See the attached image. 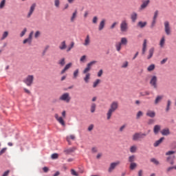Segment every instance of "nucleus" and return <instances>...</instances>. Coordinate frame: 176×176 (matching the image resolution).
Segmentation results:
<instances>
[{
	"label": "nucleus",
	"mask_w": 176,
	"mask_h": 176,
	"mask_svg": "<svg viewBox=\"0 0 176 176\" xmlns=\"http://www.w3.org/2000/svg\"><path fill=\"white\" fill-rule=\"evenodd\" d=\"M119 108V102L118 101H113L110 104V107L107 113V120H109L111 118H112V115H113L114 112L116 111H118V109Z\"/></svg>",
	"instance_id": "obj_1"
},
{
	"label": "nucleus",
	"mask_w": 176,
	"mask_h": 176,
	"mask_svg": "<svg viewBox=\"0 0 176 176\" xmlns=\"http://www.w3.org/2000/svg\"><path fill=\"white\" fill-rule=\"evenodd\" d=\"M163 100V96H157L155 100L154 104L157 105Z\"/></svg>",
	"instance_id": "obj_25"
},
{
	"label": "nucleus",
	"mask_w": 176,
	"mask_h": 176,
	"mask_svg": "<svg viewBox=\"0 0 176 176\" xmlns=\"http://www.w3.org/2000/svg\"><path fill=\"white\" fill-rule=\"evenodd\" d=\"M171 147L173 148V149H176V142H173L172 144H171Z\"/></svg>",
	"instance_id": "obj_64"
},
{
	"label": "nucleus",
	"mask_w": 176,
	"mask_h": 176,
	"mask_svg": "<svg viewBox=\"0 0 176 176\" xmlns=\"http://www.w3.org/2000/svg\"><path fill=\"white\" fill-rule=\"evenodd\" d=\"M137 167V164L135 162H131L130 164V169L131 170H134Z\"/></svg>",
	"instance_id": "obj_46"
},
{
	"label": "nucleus",
	"mask_w": 176,
	"mask_h": 176,
	"mask_svg": "<svg viewBox=\"0 0 176 176\" xmlns=\"http://www.w3.org/2000/svg\"><path fill=\"white\" fill-rule=\"evenodd\" d=\"M161 133L162 134V135H169L170 129H162V131H161Z\"/></svg>",
	"instance_id": "obj_30"
},
{
	"label": "nucleus",
	"mask_w": 176,
	"mask_h": 176,
	"mask_svg": "<svg viewBox=\"0 0 176 176\" xmlns=\"http://www.w3.org/2000/svg\"><path fill=\"white\" fill-rule=\"evenodd\" d=\"M79 75V69H76L73 74V79H76Z\"/></svg>",
	"instance_id": "obj_36"
},
{
	"label": "nucleus",
	"mask_w": 176,
	"mask_h": 176,
	"mask_svg": "<svg viewBox=\"0 0 176 176\" xmlns=\"http://www.w3.org/2000/svg\"><path fill=\"white\" fill-rule=\"evenodd\" d=\"M162 126L160 125H155L153 128V133L155 135L159 134V131H160Z\"/></svg>",
	"instance_id": "obj_20"
},
{
	"label": "nucleus",
	"mask_w": 176,
	"mask_h": 176,
	"mask_svg": "<svg viewBox=\"0 0 176 176\" xmlns=\"http://www.w3.org/2000/svg\"><path fill=\"white\" fill-rule=\"evenodd\" d=\"M25 32H27V28H25L20 34L21 38H23V36L25 35Z\"/></svg>",
	"instance_id": "obj_51"
},
{
	"label": "nucleus",
	"mask_w": 176,
	"mask_h": 176,
	"mask_svg": "<svg viewBox=\"0 0 176 176\" xmlns=\"http://www.w3.org/2000/svg\"><path fill=\"white\" fill-rule=\"evenodd\" d=\"M164 31L166 35H171V27H170V22L166 21L164 23Z\"/></svg>",
	"instance_id": "obj_8"
},
{
	"label": "nucleus",
	"mask_w": 176,
	"mask_h": 176,
	"mask_svg": "<svg viewBox=\"0 0 176 176\" xmlns=\"http://www.w3.org/2000/svg\"><path fill=\"white\" fill-rule=\"evenodd\" d=\"M164 45H166V36H162L160 41V47H164Z\"/></svg>",
	"instance_id": "obj_19"
},
{
	"label": "nucleus",
	"mask_w": 176,
	"mask_h": 176,
	"mask_svg": "<svg viewBox=\"0 0 176 176\" xmlns=\"http://www.w3.org/2000/svg\"><path fill=\"white\" fill-rule=\"evenodd\" d=\"M120 27L122 32H127V30H129V23H127V21H122L120 25Z\"/></svg>",
	"instance_id": "obj_5"
},
{
	"label": "nucleus",
	"mask_w": 176,
	"mask_h": 176,
	"mask_svg": "<svg viewBox=\"0 0 176 176\" xmlns=\"http://www.w3.org/2000/svg\"><path fill=\"white\" fill-rule=\"evenodd\" d=\"M146 115L149 118H155L156 116V113L153 111L148 110L147 111Z\"/></svg>",
	"instance_id": "obj_18"
},
{
	"label": "nucleus",
	"mask_w": 176,
	"mask_h": 176,
	"mask_svg": "<svg viewBox=\"0 0 176 176\" xmlns=\"http://www.w3.org/2000/svg\"><path fill=\"white\" fill-rule=\"evenodd\" d=\"M167 60H168V58H164L162 60H161L160 64L162 65H163V64H166V63H167Z\"/></svg>",
	"instance_id": "obj_60"
},
{
	"label": "nucleus",
	"mask_w": 176,
	"mask_h": 176,
	"mask_svg": "<svg viewBox=\"0 0 176 176\" xmlns=\"http://www.w3.org/2000/svg\"><path fill=\"white\" fill-rule=\"evenodd\" d=\"M90 76H91L90 73L85 74V76L84 77V81L85 82V83H89L90 80Z\"/></svg>",
	"instance_id": "obj_27"
},
{
	"label": "nucleus",
	"mask_w": 176,
	"mask_h": 176,
	"mask_svg": "<svg viewBox=\"0 0 176 176\" xmlns=\"http://www.w3.org/2000/svg\"><path fill=\"white\" fill-rule=\"evenodd\" d=\"M149 3H151V0L142 1V4L140 5V7L139 8V10H144V9H146V8H148Z\"/></svg>",
	"instance_id": "obj_11"
},
{
	"label": "nucleus",
	"mask_w": 176,
	"mask_h": 176,
	"mask_svg": "<svg viewBox=\"0 0 176 176\" xmlns=\"http://www.w3.org/2000/svg\"><path fill=\"white\" fill-rule=\"evenodd\" d=\"M39 36H41V32L36 31L35 34H34V37L35 38H39Z\"/></svg>",
	"instance_id": "obj_58"
},
{
	"label": "nucleus",
	"mask_w": 176,
	"mask_h": 176,
	"mask_svg": "<svg viewBox=\"0 0 176 176\" xmlns=\"http://www.w3.org/2000/svg\"><path fill=\"white\" fill-rule=\"evenodd\" d=\"M35 8H36V3H33L30 8L29 12L28 14V19H30V17H31V16H32V13H34V10H35Z\"/></svg>",
	"instance_id": "obj_13"
},
{
	"label": "nucleus",
	"mask_w": 176,
	"mask_h": 176,
	"mask_svg": "<svg viewBox=\"0 0 176 176\" xmlns=\"http://www.w3.org/2000/svg\"><path fill=\"white\" fill-rule=\"evenodd\" d=\"M155 67H156V66L155 65V64H151V65H150L148 67L147 71H148V72H151V71L155 70Z\"/></svg>",
	"instance_id": "obj_34"
},
{
	"label": "nucleus",
	"mask_w": 176,
	"mask_h": 176,
	"mask_svg": "<svg viewBox=\"0 0 176 176\" xmlns=\"http://www.w3.org/2000/svg\"><path fill=\"white\" fill-rule=\"evenodd\" d=\"M141 96H142L143 97H144L145 96H149V94H151V92L146 91L144 92H142L140 93Z\"/></svg>",
	"instance_id": "obj_52"
},
{
	"label": "nucleus",
	"mask_w": 176,
	"mask_h": 176,
	"mask_svg": "<svg viewBox=\"0 0 176 176\" xmlns=\"http://www.w3.org/2000/svg\"><path fill=\"white\" fill-rule=\"evenodd\" d=\"M72 152H73L72 148H68V149L64 150L65 153H71Z\"/></svg>",
	"instance_id": "obj_57"
},
{
	"label": "nucleus",
	"mask_w": 176,
	"mask_h": 176,
	"mask_svg": "<svg viewBox=\"0 0 176 176\" xmlns=\"http://www.w3.org/2000/svg\"><path fill=\"white\" fill-rule=\"evenodd\" d=\"M52 159H58V153H54L51 156Z\"/></svg>",
	"instance_id": "obj_56"
},
{
	"label": "nucleus",
	"mask_w": 176,
	"mask_h": 176,
	"mask_svg": "<svg viewBox=\"0 0 176 176\" xmlns=\"http://www.w3.org/2000/svg\"><path fill=\"white\" fill-rule=\"evenodd\" d=\"M163 141H164V138H161L160 140L155 141V142L153 144V146H155V148H157V146H159L160 144L163 142Z\"/></svg>",
	"instance_id": "obj_22"
},
{
	"label": "nucleus",
	"mask_w": 176,
	"mask_h": 176,
	"mask_svg": "<svg viewBox=\"0 0 176 176\" xmlns=\"http://www.w3.org/2000/svg\"><path fill=\"white\" fill-rule=\"evenodd\" d=\"M75 135H70L67 136L66 138V140L67 141L68 144L70 145L71 144V140H72L73 141L75 140Z\"/></svg>",
	"instance_id": "obj_23"
},
{
	"label": "nucleus",
	"mask_w": 176,
	"mask_h": 176,
	"mask_svg": "<svg viewBox=\"0 0 176 176\" xmlns=\"http://www.w3.org/2000/svg\"><path fill=\"white\" fill-rule=\"evenodd\" d=\"M10 173V170H8L3 173L2 176H8Z\"/></svg>",
	"instance_id": "obj_62"
},
{
	"label": "nucleus",
	"mask_w": 176,
	"mask_h": 176,
	"mask_svg": "<svg viewBox=\"0 0 176 176\" xmlns=\"http://www.w3.org/2000/svg\"><path fill=\"white\" fill-rule=\"evenodd\" d=\"M120 164V161H116V162H112L109 167L108 171L109 173H112L115 168H116L117 166Z\"/></svg>",
	"instance_id": "obj_10"
},
{
	"label": "nucleus",
	"mask_w": 176,
	"mask_h": 176,
	"mask_svg": "<svg viewBox=\"0 0 176 176\" xmlns=\"http://www.w3.org/2000/svg\"><path fill=\"white\" fill-rule=\"evenodd\" d=\"M122 45L119 43H117L116 44V49L117 50V52H120V50H122Z\"/></svg>",
	"instance_id": "obj_38"
},
{
	"label": "nucleus",
	"mask_w": 176,
	"mask_h": 176,
	"mask_svg": "<svg viewBox=\"0 0 176 176\" xmlns=\"http://www.w3.org/2000/svg\"><path fill=\"white\" fill-rule=\"evenodd\" d=\"M143 113L142 111H138L137 115H136V119H140V118H141V116H142Z\"/></svg>",
	"instance_id": "obj_54"
},
{
	"label": "nucleus",
	"mask_w": 176,
	"mask_h": 176,
	"mask_svg": "<svg viewBox=\"0 0 176 176\" xmlns=\"http://www.w3.org/2000/svg\"><path fill=\"white\" fill-rule=\"evenodd\" d=\"M153 53H155V48L152 47L148 50V55L147 56L148 60H151L153 57Z\"/></svg>",
	"instance_id": "obj_17"
},
{
	"label": "nucleus",
	"mask_w": 176,
	"mask_h": 176,
	"mask_svg": "<svg viewBox=\"0 0 176 176\" xmlns=\"http://www.w3.org/2000/svg\"><path fill=\"white\" fill-rule=\"evenodd\" d=\"M93 129H94V124L89 125L88 127V131H91V130H93Z\"/></svg>",
	"instance_id": "obj_63"
},
{
	"label": "nucleus",
	"mask_w": 176,
	"mask_h": 176,
	"mask_svg": "<svg viewBox=\"0 0 176 176\" xmlns=\"http://www.w3.org/2000/svg\"><path fill=\"white\" fill-rule=\"evenodd\" d=\"M146 52V39L144 41L142 54H145Z\"/></svg>",
	"instance_id": "obj_28"
},
{
	"label": "nucleus",
	"mask_w": 176,
	"mask_h": 176,
	"mask_svg": "<svg viewBox=\"0 0 176 176\" xmlns=\"http://www.w3.org/2000/svg\"><path fill=\"white\" fill-rule=\"evenodd\" d=\"M137 146L133 145L130 147V152L131 153H135L137 152Z\"/></svg>",
	"instance_id": "obj_32"
},
{
	"label": "nucleus",
	"mask_w": 176,
	"mask_h": 176,
	"mask_svg": "<svg viewBox=\"0 0 176 176\" xmlns=\"http://www.w3.org/2000/svg\"><path fill=\"white\" fill-rule=\"evenodd\" d=\"M83 45L84 46H89L90 45V36L89 34L86 36Z\"/></svg>",
	"instance_id": "obj_21"
},
{
	"label": "nucleus",
	"mask_w": 176,
	"mask_h": 176,
	"mask_svg": "<svg viewBox=\"0 0 176 176\" xmlns=\"http://www.w3.org/2000/svg\"><path fill=\"white\" fill-rule=\"evenodd\" d=\"M171 106V100H168L167 102V107H166V112H168L170 111V107Z\"/></svg>",
	"instance_id": "obj_48"
},
{
	"label": "nucleus",
	"mask_w": 176,
	"mask_h": 176,
	"mask_svg": "<svg viewBox=\"0 0 176 176\" xmlns=\"http://www.w3.org/2000/svg\"><path fill=\"white\" fill-rule=\"evenodd\" d=\"M105 19H102L98 25V31H102L105 27Z\"/></svg>",
	"instance_id": "obj_15"
},
{
	"label": "nucleus",
	"mask_w": 176,
	"mask_h": 176,
	"mask_svg": "<svg viewBox=\"0 0 176 176\" xmlns=\"http://www.w3.org/2000/svg\"><path fill=\"white\" fill-rule=\"evenodd\" d=\"M97 105L96 104V103H92L91 105V113H94V112H96V108Z\"/></svg>",
	"instance_id": "obj_37"
},
{
	"label": "nucleus",
	"mask_w": 176,
	"mask_h": 176,
	"mask_svg": "<svg viewBox=\"0 0 176 176\" xmlns=\"http://www.w3.org/2000/svg\"><path fill=\"white\" fill-rule=\"evenodd\" d=\"M158 15H159V11L156 10L154 12V16H153V20H156L157 19Z\"/></svg>",
	"instance_id": "obj_53"
},
{
	"label": "nucleus",
	"mask_w": 176,
	"mask_h": 176,
	"mask_svg": "<svg viewBox=\"0 0 176 176\" xmlns=\"http://www.w3.org/2000/svg\"><path fill=\"white\" fill-rule=\"evenodd\" d=\"M127 43H128V41H127V38L126 37L121 38L120 43L122 45L126 46L127 45Z\"/></svg>",
	"instance_id": "obj_26"
},
{
	"label": "nucleus",
	"mask_w": 176,
	"mask_h": 176,
	"mask_svg": "<svg viewBox=\"0 0 176 176\" xmlns=\"http://www.w3.org/2000/svg\"><path fill=\"white\" fill-rule=\"evenodd\" d=\"M71 67H72V63H67L64 69L60 72L61 75L65 74V72H67V71H68V69H69V68H71Z\"/></svg>",
	"instance_id": "obj_14"
},
{
	"label": "nucleus",
	"mask_w": 176,
	"mask_h": 176,
	"mask_svg": "<svg viewBox=\"0 0 176 176\" xmlns=\"http://www.w3.org/2000/svg\"><path fill=\"white\" fill-rule=\"evenodd\" d=\"M71 174L72 175H74V176H79V173L74 169L71 170Z\"/></svg>",
	"instance_id": "obj_50"
},
{
	"label": "nucleus",
	"mask_w": 176,
	"mask_h": 176,
	"mask_svg": "<svg viewBox=\"0 0 176 176\" xmlns=\"http://www.w3.org/2000/svg\"><path fill=\"white\" fill-rule=\"evenodd\" d=\"M135 161V155H131L129 157V162L130 163H133V162Z\"/></svg>",
	"instance_id": "obj_42"
},
{
	"label": "nucleus",
	"mask_w": 176,
	"mask_h": 176,
	"mask_svg": "<svg viewBox=\"0 0 176 176\" xmlns=\"http://www.w3.org/2000/svg\"><path fill=\"white\" fill-rule=\"evenodd\" d=\"M102 74H104V72L102 71V69H100V70L98 72V78H100V76H102Z\"/></svg>",
	"instance_id": "obj_59"
},
{
	"label": "nucleus",
	"mask_w": 176,
	"mask_h": 176,
	"mask_svg": "<svg viewBox=\"0 0 176 176\" xmlns=\"http://www.w3.org/2000/svg\"><path fill=\"white\" fill-rule=\"evenodd\" d=\"M58 64H59L60 67H64V65H65V58H63L60 60H59Z\"/></svg>",
	"instance_id": "obj_35"
},
{
	"label": "nucleus",
	"mask_w": 176,
	"mask_h": 176,
	"mask_svg": "<svg viewBox=\"0 0 176 176\" xmlns=\"http://www.w3.org/2000/svg\"><path fill=\"white\" fill-rule=\"evenodd\" d=\"M131 19L132 23H135V21H137V19H138V14H137V12H133L131 14Z\"/></svg>",
	"instance_id": "obj_16"
},
{
	"label": "nucleus",
	"mask_w": 176,
	"mask_h": 176,
	"mask_svg": "<svg viewBox=\"0 0 176 176\" xmlns=\"http://www.w3.org/2000/svg\"><path fill=\"white\" fill-rule=\"evenodd\" d=\"M8 35H9L8 32H4L2 35V37L1 38V41H3L4 39H6V38H8Z\"/></svg>",
	"instance_id": "obj_39"
},
{
	"label": "nucleus",
	"mask_w": 176,
	"mask_h": 176,
	"mask_svg": "<svg viewBox=\"0 0 176 176\" xmlns=\"http://www.w3.org/2000/svg\"><path fill=\"white\" fill-rule=\"evenodd\" d=\"M54 3L55 7L60 8V0H54Z\"/></svg>",
	"instance_id": "obj_43"
},
{
	"label": "nucleus",
	"mask_w": 176,
	"mask_h": 176,
	"mask_svg": "<svg viewBox=\"0 0 176 176\" xmlns=\"http://www.w3.org/2000/svg\"><path fill=\"white\" fill-rule=\"evenodd\" d=\"M146 135H148V134L142 133L141 132H137V133H135L132 135V140H133V141H140V140H142L144 138H146Z\"/></svg>",
	"instance_id": "obj_3"
},
{
	"label": "nucleus",
	"mask_w": 176,
	"mask_h": 176,
	"mask_svg": "<svg viewBox=\"0 0 176 176\" xmlns=\"http://www.w3.org/2000/svg\"><path fill=\"white\" fill-rule=\"evenodd\" d=\"M150 85L153 89H157V76H153L150 80Z\"/></svg>",
	"instance_id": "obj_9"
},
{
	"label": "nucleus",
	"mask_w": 176,
	"mask_h": 176,
	"mask_svg": "<svg viewBox=\"0 0 176 176\" xmlns=\"http://www.w3.org/2000/svg\"><path fill=\"white\" fill-rule=\"evenodd\" d=\"M6 148H3V149L1 150L0 151V156H1V155H3V153H5V152H6Z\"/></svg>",
	"instance_id": "obj_61"
},
{
	"label": "nucleus",
	"mask_w": 176,
	"mask_h": 176,
	"mask_svg": "<svg viewBox=\"0 0 176 176\" xmlns=\"http://www.w3.org/2000/svg\"><path fill=\"white\" fill-rule=\"evenodd\" d=\"M6 3V0H2L0 3V9H3V8H5Z\"/></svg>",
	"instance_id": "obj_45"
},
{
	"label": "nucleus",
	"mask_w": 176,
	"mask_h": 176,
	"mask_svg": "<svg viewBox=\"0 0 176 176\" xmlns=\"http://www.w3.org/2000/svg\"><path fill=\"white\" fill-rule=\"evenodd\" d=\"M59 100L68 104L71 102V96L69 93H64L59 97Z\"/></svg>",
	"instance_id": "obj_4"
},
{
	"label": "nucleus",
	"mask_w": 176,
	"mask_h": 176,
	"mask_svg": "<svg viewBox=\"0 0 176 176\" xmlns=\"http://www.w3.org/2000/svg\"><path fill=\"white\" fill-rule=\"evenodd\" d=\"M176 153V151H169L165 153L166 157V162L169 163L171 166H173L175 160V155H171Z\"/></svg>",
	"instance_id": "obj_2"
},
{
	"label": "nucleus",
	"mask_w": 176,
	"mask_h": 176,
	"mask_svg": "<svg viewBox=\"0 0 176 176\" xmlns=\"http://www.w3.org/2000/svg\"><path fill=\"white\" fill-rule=\"evenodd\" d=\"M78 14V10H75L74 13L72 14V16L71 17V21L73 23V21H75V19H76V16Z\"/></svg>",
	"instance_id": "obj_31"
},
{
	"label": "nucleus",
	"mask_w": 176,
	"mask_h": 176,
	"mask_svg": "<svg viewBox=\"0 0 176 176\" xmlns=\"http://www.w3.org/2000/svg\"><path fill=\"white\" fill-rule=\"evenodd\" d=\"M75 46V43L72 41L70 44V45L68 47L67 52H71V50L73 49V47Z\"/></svg>",
	"instance_id": "obj_41"
},
{
	"label": "nucleus",
	"mask_w": 176,
	"mask_h": 176,
	"mask_svg": "<svg viewBox=\"0 0 176 176\" xmlns=\"http://www.w3.org/2000/svg\"><path fill=\"white\" fill-rule=\"evenodd\" d=\"M59 49L60 50H65V49H67V43H65V41L60 43V45H59Z\"/></svg>",
	"instance_id": "obj_24"
},
{
	"label": "nucleus",
	"mask_w": 176,
	"mask_h": 176,
	"mask_svg": "<svg viewBox=\"0 0 176 176\" xmlns=\"http://www.w3.org/2000/svg\"><path fill=\"white\" fill-rule=\"evenodd\" d=\"M151 162L152 163H154V164H156V166H159V164H160L159 161H157V160H156L155 158L151 159Z\"/></svg>",
	"instance_id": "obj_44"
},
{
	"label": "nucleus",
	"mask_w": 176,
	"mask_h": 176,
	"mask_svg": "<svg viewBox=\"0 0 176 176\" xmlns=\"http://www.w3.org/2000/svg\"><path fill=\"white\" fill-rule=\"evenodd\" d=\"M100 83H101V80H100V79L96 80V81L94 82V83H93L94 89H96V87H97L98 86V85H100Z\"/></svg>",
	"instance_id": "obj_33"
},
{
	"label": "nucleus",
	"mask_w": 176,
	"mask_h": 176,
	"mask_svg": "<svg viewBox=\"0 0 176 176\" xmlns=\"http://www.w3.org/2000/svg\"><path fill=\"white\" fill-rule=\"evenodd\" d=\"M92 23H93V24H97V23H98V17L94 16L92 19Z\"/></svg>",
	"instance_id": "obj_49"
},
{
	"label": "nucleus",
	"mask_w": 176,
	"mask_h": 176,
	"mask_svg": "<svg viewBox=\"0 0 176 176\" xmlns=\"http://www.w3.org/2000/svg\"><path fill=\"white\" fill-rule=\"evenodd\" d=\"M57 121H58V123H60V124H61L62 126H65V122H64V120L63 119L62 117H60L59 119L57 120Z\"/></svg>",
	"instance_id": "obj_40"
},
{
	"label": "nucleus",
	"mask_w": 176,
	"mask_h": 176,
	"mask_svg": "<svg viewBox=\"0 0 176 176\" xmlns=\"http://www.w3.org/2000/svg\"><path fill=\"white\" fill-rule=\"evenodd\" d=\"M146 24H148L146 21H139L138 23V27H140V28H144V27H146Z\"/></svg>",
	"instance_id": "obj_29"
},
{
	"label": "nucleus",
	"mask_w": 176,
	"mask_h": 176,
	"mask_svg": "<svg viewBox=\"0 0 176 176\" xmlns=\"http://www.w3.org/2000/svg\"><path fill=\"white\" fill-rule=\"evenodd\" d=\"M86 58H87V56L86 55L81 56V58H80V63H86Z\"/></svg>",
	"instance_id": "obj_47"
},
{
	"label": "nucleus",
	"mask_w": 176,
	"mask_h": 176,
	"mask_svg": "<svg viewBox=\"0 0 176 176\" xmlns=\"http://www.w3.org/2000/svg\"><path fill=\"white\" fill-rule=\"evenodd\" d=\"M96 63L97 62L96 60H93L87 63L86 68L82 72V74H89V72H90L91 70V67H93V65Z\"/></svg>",
	"instance_id": "obj_6"
},
{
	"label": "nucleus",
	"mask_w": 176,
	"mask_h": 176,
	"mask_svg": "<svg viewBox=\"0 0 176 176\" xmlns=\"http://www.w3.org/2000/svg\"><path fill=\"white\" fill-rule=\"evenodd\" d=\"M32 35H34V32H31L29 34V37L23 41V44L25 45V43H29V45H31L32 43Z\"/></svg>",
	"instance_id": "obj_12"
},
{
	"label": "nucleus",
	"mask_w": 176,
	"mask_h": 176,
	"mask_svg": "<svg viewBox=\"0 0 176 176\" xmlns=\"http://www.w3.org/2000/svg\"><path fill=\"white\" fill-rule=\"evenodd\" d=\"M127 67H129V62L125 61L122 65V68H127Z\"/></svg>",
	"instance_id": "obj_55"
},
{
	"label": "nucleus",
	"mask_w": 176,
	"mask_h": 176,
	"mask_svg": "<svg viewBox=\"0 0 176 176\" xmlns=\"http://www.w3.org/2000/svg\"><path fill=\"white\" fill-rule=\"evenodd\" d=\"M24 83L28 86H32V83H34V76L29 75L25 79L23 80Z\"/></svg>",
	"instance_id": "obj_7"
}]
</instances>
